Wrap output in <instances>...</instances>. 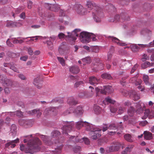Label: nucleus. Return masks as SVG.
Returning a JSON list of instances; mask_svg holds the SVG:
<instances>
[{
	"instance_id": "f257e3e1",
	"label": "nucleus",
	"mask_w": 154,
	"mask_h": 154,
	"mask_svg": "<svg viewBox=\"0 0 154 154\" xmlns=\"http://www.w3.org/2000/svg\"><path fill=\"white\" fill-rule=\"evenodd\" d=\"M23 137L26 138L23 140L24 142L26 143L28 142V143L25 148L23 144L20 145V149L21 151L24 150L26 153L33 154L39 149V146L41 144V142L38 138H35L33 139L32 138V139L29 140V138H32V135L25 136Z\"/></svg>"
},
{
	"instance_id": "f03ea898",
	"label": "nucleus",
	"mask_w": 154,
	"mask_h": 154,
	"mask_svg": "<svg viewBox=\"0 0 154 154\" xmlns=\"http://www.w3.org/2000/svg\"><path fill=\"white\" fill-rule=\"evenodd\" d=\"M86 6L90 10L94 8V10L92 12L93 18L96 22H100L101 21V18L103 16V13L101 9L93 2L91 1L87 2Z\"/></svg>"
},
{
	"instance_id": "7ed1b4c3",
	"label": "nucleus",
	"mask_w": 154,
	"mask_h": 154,
	"mask_svg": "<svg viewBox=\"0 0 154 154\" xmlns=\"http://www.w3.org/2000/svg\"><path fill=\"white\" fill-rule=\"evenodd\" d=\"M74 123L73 122H63V127L62 128L63 130L62 133L64 134H66L70 132L73 128Z\"/></svg>"
},
{
	"instance_id": "20e7f679",
	"label": "nucleus",
	"mask_w": 154,
	"mask_h": 154,
	"mask_svg": "<svg viewBox=\"0 0 154 154\" xmlns=\"http://www.w3.org/2000/svg\"><path fill=\"white\" fill-rule=\"evenodd\" d=\"M96 96H99V93L104 94H106L107 93H110L112 92L113 90L112 87L110 86H103V89H100L97 87L95 88Z\"/></svg>"
},
{
	"instance_id": "39448f33",
	"label": "nucleus",
	"mask_w": 154,
	"mask_h": 154,
	"mask_svg": "<svg viewBox=\"0 0 154 154\" xmlns=\"http://www.w3.org/2000/svg\"><path fill=\"white\" fill-rule=\"evenodd\" d=\"M121 144L120 142H114L111 143L108 149H106L107 152L117 151L120 149Z\"/></svg>"
},
{
	"instance_id": "423d86ee",
	"label": "nucleus",
	"mask_w": 154,
	"mask_h": 154,
	"mask_svg": "<svg viewBox=\"0 0 154 154\" xmlns=\"http://www.w3.org/2000/svg\"><path fill=\"white\" fill-rule=\"evenodd\" d=\"M101 129L96 128L95 129L92 130L90 132V138L93 140H96L101 136Z\"/></svg>"
},
{
	"instance_id": "0eeeda50",
	"label": "nucleus",
	"mask_w": 154,
	"mask_h": 154,
	"mask_svg": "<svg viewBox=\"0 0 154 154\" xmlns=\"http://www.w3.org/2000/svg\"><path fill=\"white\" fill-rule=\"evenodd\" d=\"M0 82L3 85L6 87H14L16 82L13 81L11 79L6 78L2 79L0 80Z\"/></svg>"
},
{
	"instance_id": "6e6552de",
	"label": "nucleus",
	"mask_w": 154,
	"mask_h": 154,
	"mask_svg": "<svg viewBox=\"0 0 154 154\" xmlns=\"http://www.w3.org/2000/svg\"><path fill=\"white\" fill-rule=\"evenodd\" d=\"M32 120H31L20 119L19 121V125L25 128H28L32 126Z\"/></svg>"
},
{
	"instance_id": "1a4fd4ad",
	"label": "nucleus",
	"mask_w": 154,
	"mask_h": 154,
	"mask_svg": "<svg viewBox=\"0 0 154 154\" xmlns=\"http://www.w3.org/2000/svg\"><path fill=\"white\" fill-rule=\"evenodd\" d=\"M81 31V30L80 29H75L71 33L68 32V36H66L65 38L66 39L67 37H69L72 39L73 41H75L76 39L75 37L79 36V34L77 33L80 32Z\"/></svg>"
},
{
	"instance_id": "9d476101",
	"label": "nucleus",
	"mask_w": 154,
	"mask_h": 154,
	"mask_svg": "<svg viewBox=\"0 0 154 154\" xmlns=\"http://www.w3.org/2000/svg\"><path fill=\"white\" fill-rule=\"evenodd\" d=\"M126 16L125 14L122 13L120 14V16L119 15H116L115 18L117 21L120 20L121 22H123V20H129L130 19V17L128 16L126 17Z\"/></svg>"
},
{
	"instance_id": "9b49d317",
	"label": "nucleus",
	"mask_w": 154,
	"mask_h": 154,
	"mask_svg": "<svg viewBox=\"0 0 154 154\" xmlns=\"http://www.w3.org/2000/svg\"><path fill=\"white\" fill-rule=\"evenodd\" d=\"M45 6L49 10L52 11H57L60 9L59 5L57 4H46Z\"/></svg>"
},
{
	"instance_id": "f8f14e48",
	"label": "nucleus",
	"mask_w": 154,
	"mask_h": 154,
	"mask_svg": "<svg viewBox=\"0 0 154 154\" xmlns=\"http://www.w3.org/2000/svg\"><path fill=\"white\" fill-rule=\"evenodd\" d=\"M19 142V139L17 138L15 140L10 141L7 142L5 144V147L6 148H13L16 146V143Z\"/></svg>"
},
{
	"instance_id": "ddd939ff",
	"label": "nucleus",
	"mask_w": 154,
	"mask_h": 154,
	"mask_svg": "<svg viewBox=\"0 0 154 154\" xmlns=\"http://www.w3.org/2000/svg\"><path fill=\"white\" fill-rule=\"evenodd\" d=\"M76 7H77L76 11L78 14L81 15H84L87 13L86 9L81 5H78Z\"/></svg>"
},
{
	"instance_id": "4468645a",
	"label": "nucleus",
	"mask_w": 154,
	"mask_h": 154,
	"mask_svg": "<svg viewBox=\"0 0 154 154\" xmlns=\"http://www.w3.org/2000/svg\"><path fill=\"white\" fill-rule=\"evenodd\" d=\"M70 112H72L78 115H81L83 114V112L82 107L81 106H77V108L75 109H74L72 108V110H71Z\"/></svg>"
},
{
	"instance_id": "2eb2a0df",
	"label": "nucleus",
	"mask_w": 154,
	"mask_h": 154,
	"mask_svg": "<svg viewBox=\"0 0 154 154\" xmlns=\"http://www.w3.org/2000/svg\"><path fill=\"white\" fill-rule=\"evenodd\" d=\"M40 137L42 139L47 145H50L53 143V142L50 139V137L43 135H41Z\"/></svg>"
},
{
	"instance_id": "dca6fc26",
	"label": "nucleus",
	"mask_w": 154,
	"mask_h": 154,
	"mask_svg": "<svg viewBox=\"0 0 154 154\" xmlns=\"http://www.w3.org/2000/svg\"><path fill=\"white\" fill-rule=\"evenodd\" d=\"M89 33L85 32H82L80 33V37L81 38H82L86 42H89Z\"/></svg>"
},
{
	"instance_id": "f3484780",
	"label": "nucleus",
	"mask_w": 154,
	"mask_h": 154,
	"mask_svg": "<svg viewBox=\"0 0 154 154\" xmlns=\"http://www.w3.org/2000/svg\"><path fill=\"white\" fill-rule=\"evenodd\" d=\"M89 83L92 85H97L100 82V80L94 76H91L89 78Z\"/></svg>"
},
{
	"instance_id": "a211bd4d",
	"label": "nucleus",
	"mask_w": 154,
	"mask_h": 154,
	"mask_svg": "<svg viewBox=\"0 0 154 154\" xmlns=\"http://www.w3.org/2000/svg\"><path fill=\"white\" fill-rule=\"evenodd\" d=\"M130 82L133 83H134L136 85H140L142 83L141 80L137 79L136 77L132 78L130 80Z\"/></svg>"
},
{
	"instance_id": "6ab92c4d",
	"label": "nucleus",
	"mask_w": 154,
	"mask_h": 154,
	"mask_svg": "<svg viewBox=\"0 0 154 154\" xmlns=\"http://www.w3.org/2000/svg\"><path fill=\"white\" fill-rule=\"evenodd\" d=\"M67 103L70 106H74L77 104L78 102L73 97H70L68 98Z\"/></svg>"
},
{
	"instance_id": "aec40b11",
	"label": "nucleus",
	"mask_w": 154,
	"mask_h": 154,
	"mask_svg": "<svg viewBox=\"0 0 154 154\" xmlns=\"http://www.w3.org/2000/svg\"><path fill=\"white\" fill-rule=\"evenodd\" d=\"M131 98L134 100H137L140 98V95L135 91H132L130 94Z\"/></svg>"
},
{
	"instance_id": "412c9836",
	"label": "nucleus",
	"mask_w": 154,
	"mask_h": 154,
	"mask_svg": "<svg viewBox=\"0 0 154 154\" xmlns=\"http://www.w3.org/2000/svg\"><path fill=\"white\" fill-rule=\"evenodd\" d=\"M69 70L70 72L74 74H77L79 72V69L78 67L76 66H74L70 67Z\"/></svg>"
},
{
	"instance_id": "4be33fe9",
	"label": "nucleus",
	"mask_w": 154,
	"mask_h": 154,
	"mask_svg": "<svg viewBox=\"0 0 154 154\" xmlns=\"http://www.w3.org/2000/svg\"><path fill=\"white\" fill-rule=\"evenodd\" d=\"M84 127L85 128L86 130L87 131H92V130H93L94 129H95L96 128H94V126L92 125H91L87 122H85V125Z\"/></svg>"
},
{
	"instance_id": "5701e85b",
	"label": "nucleus",
	"mask_w": 154,
	"mask_h": 154,
	"mask_svg": "<svg viewBox=\"0 0 154 154\" xmlns=\"http://www.w3.org/2000/svg\"><path fill=\"white\" fill-rule=\"evenodd\" d=\"M144 138L146 140H150L152 138V134L150 132L147 131H145L144 132Z\"/></svg>"
},
{
	"instance_id": "b1692460",
	"label": "nucleus",
	"mask_w": 154,
	"mask_h": 154,
	"mask_svg": "<svg viewBox=\"0 0 154 154\" xmlns=\"http://www.w3.org/2000/svg\"><path fill=\"white\" fill-rule=\"evenodd\" d=\"M18 23L12 21L7 20L6 21V26L8 27H13L17 26Z\"/></svg>"
},
{
	"instance_id": "393cba45",
	"label": "nucleus",
	"mask_w": 154,
	"mask_h": 154,
	"mask_svg": "<svg viewBox=\"0 0 154 154\" xmlns=\"http://www.w3.org/2000/svg\"><path fill=\"white\" fill-rule=\"evenodd\" d=\"M112 40V41L114 42L117 43L118 45L124 46H125V44L124 43H122L120 42V40L117 38L116 37H109Z\"/></svg>"
},
{
	"instance_id": "a878e982",
	"label": "nucleus",
	"mask_w": 154,
	"mask_h": 154,
	"mask_svg": "<svg viewBox=\"0 0 154 154\" xmlns=\"http://www.w3.org/2000/svg\"><path fill=\"white\" fill-rule=\"evenodd\" d=\"M62 145H60L55 148L54 150L52 151V153L54 154H59L61 152L63 147Z\"/></svg>"
},
{
	"instance_id": "bb28decb",
	"label": "nucleus",
	"mask_w": 154,
	"mask_h": 154,
	"mask_svg": "<svg viewBox=\"0 0 154 154\" xmlns=\"http://www.w3.org/2000/svg\"><path fill=\"white\" fill-rule=\"evenodd\" d=\"M131 47L132 51L136 52L138 51L141 47H140L138 44H133L131 45ZM141 48H142L141 47Z\"/></svg>"
},
{
	"instance_id": "cd10ccee",
	"label": "nucleus",
	"mask_w": 154,
	"mask_h": 154,
	"mask_svg": "<svg viewBox=\"0 0 154 154\" xmlns=\"http://www.w3.org/2000/svg\"><path fill=\"white\" fill-rule=\"evenodd\" d=\"M60 133L57 130L53 131L51 133V136L52 138H54L57 137L60 135Z\"/></svg>"
},
{
	"instance_id": "c85d7f7f",
	"label": "nucleus",
	"mask_w": 154,
	"mask_h": 154,
	"mask_svg": "<svg viewBox=\"0 0 154 154\" xmlns=\"http://www.w3.org/2000/svg\"><path fill=\"white\" fill-rule=\"evenodd\" d=\"M45 39H47V40L46 42H44L43 43L44 44L47 43L48 47L50 49H51L53 48V44L52 42L51 41V39L49 38H45Z\"/></svg>"
},
{
	"instance_id": "c756f323",
	"label": "nucleus",
	"mask_w": 154,
	"mask_h": 154,
	"mask_svg": "<svg viewBox=\"0 0 154 154\" xmlns=\"http://www.w3.org/2000/svg\"><path fill=\"white\" fill-rule=\"evenodd\" d=\"M20 37H18L17 38H14V39L13 40V42L14 44H17L19 43L20 44H21L24 42V40H25L27 38H23L22 39L18 40V38H20Z\"/></svg>"
},
{
	"instance_id": "7c9ffc66",
	"label": "nucleus",
	"mask_w": 154,
	"mask_h": 154,
	"mask_svg": "<svg viewBox=\"0 0 154 154\" xmlns=\"http://www.w3.org/2000/svg\"><path fill=\"white\" fill-rule=\"evenodd\" d=\"M154 43L153 41L150 42L148 44H138V45L142 48H147L148 47H152L154 46Z\"/></svg>"
},
{
	"instance_id": "2f4dec72",
	"label": "nucleus",
	"mask_w": 154,
	"mask_h": 154,
	"mask_svg": "<svg viewBox=\"0 0 154 154\" xmlns=\"http://www.w3.org/2000/svg\"><path fill=\"white\" fill-rule=\"evenodd\" d=\"M118 128H119L122 129L123 128L122 125L119 126L117 127L114 124H111L109 126V129L111 130H116Z\"/></svg>"
},
{
	"instance_id": "473e14b6",
	"label": "nucleus",
	"mask_w": 154,
	"mask_h": 154,
	"mask_svg": "<svg viewBox=\"0 0 154 154\" xmlns=\"http://www.w3.org/2000/svg\"><path fill=\"white\" fill-rule=\"evenodd\" d=\"M16 115V116L19 117H20L23 116V113L22 112L20 111H17L15 112H10V115L12 116L13 115Z\"/></svg>"
},
{
	"instance_id": "72a5a7b5",
	"label": "nucleus",
	"mask_w": 154,
	"mask_h": 154,
	"mask_svg": "<svg viewBox=\"0 0 154 154\" xmlns=\"http://www.w3.org/2000/svg\"><path fill=\"white\" fill-rule=\"evenodd\" d=\"M124 137L125 139L128 142H132L133 141L131 135L128 134H127L125 135Z\"/></svg>"
},
{
	"instance_id": "f704fd0d",
	"label": "nucleus",
	"mask_w": 154,
	"mask_h": 154,
	"mask_svg": "<svg viewBox=\"0 0 154 154\" xmlns=\"http://www.w3.org/2000/svg\"><path fill=\"white\" fill-rule=\"evenodd\" d=\"M135 111V109L132 106H131L128 111V113L130 116H133Z\"/></svg>"
},
{
	"instance_id": "c9c22d12",
	"label": "nucleus",
	"mask_w": 154,
	"mask_h": 154,
	"mask_svg": "<svg viewBox=\"0 0 154 154\" xmlns=\"http://www.w3.org/2000/svg\"><path fill=\"white\" fill-rule=\"evenodd\" d=\"M101 110V109L99 106H94V110L95 113L97 114L100 113Z\"/></svg>"
},
{
	"instance_id": "e433bc0d",
	"label": "nucleus",
	"mask_w": 154,
	"mask_h": 154,
	"mask_svg": "<svg viewBox=\"0 0 154 154\" xmlns=\"http://www.w3.org/2000/svg\"><path fill=\"white\" fill-rule=\"evenodd\" d=\"M57 108V107H53L52 108H48L47 109H45V114H47L48 113L49 114H51V112H53L54 111V110L55 109H56Z\"/></svg>"
},
{
	"instance_id": "4c0bfd02",
	"label": "nucleus",
	"mask_w": 154,
	"mask_h": 154,
	"mask_svg": "<svg viewBox=\"0 0 154 154\" xmlns=\"http://www.w3.org/2000/svg\"><path fill=\"white\" fill-rule=\"evenodd\" d=\"M91 51L97 53L99 51V48L97 46H93L90 47Z\"/></svg>"
},
{
	"instance_id": "58836bf2",
	"label": "nucleus",
	"mask_w": 154,
	"mask_h": 154,
	"mask_svg": "<svg viewBox=\"0 0 154 154\" xmlns=\"http://www.w3.org/2000/svg\"><path fill=\"white\" fill-rule=\"evenodd\" d=\"M85 122H78L76 123V128L79 129L80 128L82 127V126L84 127L85 125Z\"/></svg>"
},
{
	"instance_id": "ea45409f",
	"label": "nucleus",
	"mask_w": 154,
	"mask_h": 154,
	"mask_svg": "<svg viewBox=\"0 0 154 154\" xmlns=\"http://www.w3.org/2000/svg\"><path fill=\"white\" fill-rule=\"evenodd\" d=\"M101 77L103 79H112V77L111 75L107 73L103 74L102 75Z\"/></svg>"
},
{
	"instance_id": "a19ab883",
	"label": "nucleus",
	"mask_w": 154,
	"mask_h": 154,
	"mask_svg": "<svg viewBox=\"0 0 154 154\" xmlns=\"http://www.w3.org/2000/svg\"><path fill=\"white\" fill-rule=\"evenodd\" d=\"M11 64L10 65V69L15 72L19 73V70H18L17 69L15 66L14 63L11 62Z\"/></svg>"
},
{
	"instance_id": "79ce46f5",
	"label": "nucleus",
	"mask_w": 154,
	"mask_h": 154,
	"mask_svg": "<svg viewBox=\"0 0 154 154\" xmlns=\"http://www.w3.org/2000/svg\"><path fill=\"white\" fill-rule=\"evenodd\" d=\"M149 76L147 75H144L143 77V80L145 83L147 85L149 83Z\"/></svg>"
},
{
	"instance_id": "37998d69",
	"label": "nucleus",
	"mask_w": 154,
	"mask_h": 154,
	"mask_svg": "<svg viewBox=\"0 0 154 154\" xmlns=\"http://www.w3.org/2000/svg\"><path fill=\"white\" fill-rule=\"evenodd\" d=\"M150 65V63L148 61H146L141 65V67L143 69H145L149 67Z\"/></svg>"
},
{
	"instance_id": "c03bdc74",
	"label": "nucleus",
	"mask_w": 154,
	"mask_h": 154,
	"mask_svg": "<svg viewBox=\"0 0 154 154\" xmlns=\"http://www.w3.org/2000/svg\"><path fill=\"white\" fill-rule=\"evenodd\" d=\"M57 59L63 66H65V61L63 58L60 57H57Z\"/></svg>"
},
{
	"instance_id": "a18cd8bd",
	"label": "nucleus",
	"mask_w": 154,
	"mask_h": 154,
	"mask_svg": "<svg viewBox=\"0 0 154 154\" xmlns=\"http://www.w3.org/2000/svg\"><path fill=\"white\" fill-rule=\"evenodd\" d=\"M105 101L113 104H114L116 102L115 100L111 99L109 97L106 98L104 102Z\"/></svg>"
},
{
	"instance_id": "49530a36",
	"label": "nucleus",
	"mask_w": 154,
	"mask_h": 154,
	"mask_svg": "<svg viewBox=\"0 0 154 154\" xmlns=\"http://www.w3.org/2000/svg\"><path fill=\"white\" fill-rule=\"evenodd\" d=\"M150 111L149 109H146L145 110L144 112V116L142 117V119H146L149 115Z\"/></svg>"
},
{
	"instance_id": "de8ad7c7",
	"label": "nucleus",
	"mask_w": 154,
	"mask_h": 154,
	"mask_svg": "<svg viewBox=\"0 0 154 154\" xmlns=\"http://www.w3.org/2000/svg\"><path fill=\"white\" fill-rule=\"evenodd\" d=\"M89 42H90L91 39H92L93 41H95L96 39L95 35L93 33H89Z\"/></svg>"
},
{
	"instance_id": "09e8293b",
	"label": "nucleus",
	"mask_w": 154,
	"mask_h": 154,
	"mask_svg": "<svg viewBox=\"0 0 154 154\" xmlns=\"http://www.w3.org/2000/svg\"><path fill=\"white\" fill-rule=\"evenodd\" d=\"M17 127L15 125L12 124L11 127V131L12 133L15 134L16 132Z\"/></svg>"
},
{
	"instance_id": "8fccbe9b",
	"label": "nucleus",
	"mask_w": 154,
	"mask_h": 154,
	"mask_svg": "<svg viewBox=\"0 0 154 154\" xmlns=\"http://www.w3.org/2000/svg\"><path fill=\"white\" fill-rule=\"evenodd\" d=\"M136 107L137 111L140 112H143V109L142 106L139 103L137 104Z\"/></svg>"
},
{
	"instance_id": "3c124183",
	"label": "nucleus",
	"mask_w": 154,
	"mask_h": 154,
	"mask_svg": "<svg viewBox=\"0 0 154 154\" xmlns=\"http://www.w3.org/2000/svg\"><path fill=\"white\" fill-rule=\"evenodd\" d=\"M37 109H33L31 111H28L27 113L30 115H33L36 114Z\"/></svg>"
},
{
	"instance_id": "603ef678",
	"label": "nucleus",
	"mask_w": 154,
	"mask_h": 154,
	"mask_svg": "<svg viewBox=\"0 0 154 154\" xmlns=\"http://www.w3.org/2000/svg\"><path fill=\"white\" fill-rule=\"evenodd\" d=\"M125 110V108L124 107H120L119 108L118 110V113L119 114H121L122 113H123Z\"/></svg>"
},
{
	"instance_id": "864d4df0",
	"label": "nucleus",
	"mask_w": 154,
	"mask_h": 154,
	"mask_svg": "<svg viewBox=\"0 0 154 154\" xmlns=\"http://www.w3.org/2000/svg\"><path fill=\"white\" fill-rule=\"evenodd\" d=\"M41 83L40 81L38 78H37L35 79H34L33 81V84L35 85H36L37 84H38L39 83Z\"/></svg>"
},
{
	"instance_id": "5fc2aeb1",
	"label": "nucleus",
	"mask_w": 154,
	"mask_h": 154,
	"mask_svg": "<svg viewBox=\"0 0 154 154\" xmlns=\"http://www.w3.org/2000/svg\"><path fill=\"white\" fill-rule=\"evenodd\" d=\"M83 84V82L82 81H80L76 82L74 85V87L75 88H77L80 85H82Z\"/></svg>"
},
{
	"instance_id": "6e6d98bb",
	"label": "nucleus",
	"mask_w": 154,
	"mask_h": 154,
	"mask_svg": "<svg viewBox=\"0 0 154 154\" xmlns=\"http://www.w3.org/2000/svg\"><path fill=\"white\" fill-rule=\"evenodd\" d=\"M148 59V57L147 55L146 54H144L142 56V58H141V60L143 61H144Z\"/></svg>"
},
{
	"instance_id": "4d7b16f0",
	"label": "nucleus",
	"mask_w": 154,
	"mask_h": 154,
	"mask_svg": "<svg viewBox=\"0 0 154 154\" xmlns=\"http://www.w3.org/2000/svg\"><path fill=\"white\" fill-rule=\"evenodd\" d=\"M72 107H70L69 109V110H66V111L63 113V114L64 115H67L68 114H69V113H72V112H69L71 110H72Z\"/></svg>"
},
{
	"instance_id": "13d9d810",
	"label": "nucleus",
	"mask_w": 154,
	"mask_h": 154,
	"mask_svg": "<svg viewBox=\"0 0 154 154\" xmlns=\"http://www.w3.org/2000/svg\"><path fill=\"white\" fill-rule=\"evenodd\" d=\"M130 150L126 147V148L123 150L122 152V154H127L128 152H130Z\"/></svg>"
},
{
	"instance_id": "bf43d9fd",
	"label": "nucleus",
	"mask_w": 154,
	"mask_h": 154,
	"mask_svg": "<svg viewBox=\"0 0 154 154\" xmlns=\"http://www.w3.org/2000/svg\"><path fill=\"white\" fill-rule=\"evenodd\" d=\"M83 140L84 141L85 143L87 144V145H88L90 143V141L88 139L86 138H82Z\"/></svg>"
},
{
	"instance_id": "052dcab7",
	"label": "nucleus",
	"mask_w": 154,
	"mask_h": 154,
	"mask_svg": "<svg viewBox=\"0 0 154 154\" xmlns=\"http://www.w3.org/2000/svg\"><path fill=\"white\" fill-rule=\"evenodd\" d=\"M138 67V65L136 64L133 67L132 69L131 72V73H133L135 70L137 69Z\"/></svg>"
},
{
	"instance_id": "680f3d73",
	"label": "nucleus",
	"mask_w": 154,
	"mask_h": 154,
	"mask_svg": "<svg viewBox=\"0 0 154 154\" xmlns=\"http://www.w3.org/2000/svg\"><path fill=\"white\" fill-rule=\"evenodd\" d=\"M58 37L60 39H61L65 37V35L63 33H60L58 35Z\"/></svg>"
},
{
	"instance_id": "e2e57ef3",
	"label": "nucleus",
	"mask_w": 154,
	"mask_h": 154,
	"mask_svg": "<svg viewBox=\"0 0 154 154\" xmlns=\"http://www.w3.org/2000/svg\"><path fill=\"white\" fill-rule=\"evenodd\" d=\"M80 147L79 146H77L74 148L73 150L75 152H77L80 151Z\"/></svg>"
},
{
	"instance_id": "0e129e2a",
	"label": "nucleus",
	"mask_w": 154,
	"mask_h": 154,
	"mask_svg": "<svg viewBox=\"0 0 154 154\" xmlns=\"http://www.w3.org/2000/svg\"><path fill=\"white\" fill-rule=\"evenodd\" d=\"M28 53L29 54L32 55L33 54V51L31 48H29L28 49Z\"/></svg>"
},
{
	"instance_id": "69168bd1",
	"label": "nucleus",
	"mask_w": 154,
	"mask_h": 154,
	"mask_svg": "<svg viewBox=\"0 0 154 154\" xmlns=\"http://www.w3.org/2000/svg\"><path fill=\"white\" fill-rule=\"evenodd\" d=\"M18 77L22 80H26V78L25 76L22 74H20L18 75Z\"/></svg>"
},
{
	"instance_id": "338daca9",
	"label": "nucleus",
	"mask_w": 154,
	"mask_h": 154,
	"mask_svg": "<svg viewBox=\"0 0 154 154\" xmlns=\"http://www.w3.org/2000/svg\"><path fill=\"white\" fill-rule=\"evenodd\" d=\"M137 88L139 90H140L141 91H143L145 89L144 86L140 85L138 86Z\"/></svg>"
},
{
	"instance_id": "774afa93",
	"label": "nucleus",
	"mask_w": 154,
	"mask_h": 154,
	"mask_svg": "<svg viewBox=\"0 0 154 154\" xmlns=\"http://www.w3.org/2000/svg\"><path fill=\"white\" fill-rule=\"evenodd\" d=\"M147 51L148 53H152V54H154V49H153V48L148 49L147 50Z\"/></svg>"
}]
</instances>
